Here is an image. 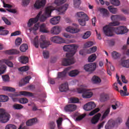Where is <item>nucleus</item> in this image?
<instances>
[{"label":"nucleus","instance_id":"a18cd8bd","mask_svg":"<svg viewBox=\"0 0 129 129\" xmlns=\"http://www.w3.org/2000/svg\"><path fill=\"white\" fill-rule=\"evenodd\" d=\"M110 2L112 5L116 7H118L120 5V2L118 0H110Z\"/></svg>","mask_w":129,"mask_h":129},{"label":"nucleus","instance_id":"e433bc0d","mask_svg":"<svg viewBox=\"0 0 129 129\" xmlns=\"http://www.w3.org/2000/svg\"><path fill=\"white\" fill-rule=\"evenodd\" d=\"M81 5V0H74V5L76 9H79Z\"/></svg>","mask_w":129,"mask_h":129},{"label":"nucleus","instance_id":"cd10ccee","mask_svg":"<svg viewBox=\"0 0 129 129\" xmlns=\"http://www.w3.org/2000/svg\"><path fill=\"white\" fill-rule=\"evenodd\" d=\"M79 74V71L77 70H74L69 73L70 77H76L77 75Z\"/></svg>","mask_w":129,"mask_h":129},{"label":"nucleus","instance_id":"6e6d98bb","mask_svg":"<svg viewBox=\"0 0 129 129\" xmlns=\"http://www.w3.org/2000/svg\"><path fill=\"white\" fill-rule=\"evenodd\" d=\"M5 129H17V126L14 124L7 125Z\"/></svg>","mask_w":129,"mask_h":129},{"label":"nucleus","instance_id":"79ce46f5","mask_svg":"<svg viewBox=\"0 0 129 129\" xmlns=\"http://www.w3.org/2000/svg\"><path fill=\"white\" fill-rule=\"evenodd\" d=\"M109 99V97L108 96V94H103L102 96L101 97V99L102 101H106L108 100Z\"/></svg>","mask_w":129,"mask_h":129},{"label":"nucleus","instance_id":"7ed1b4c3","mask_svg":"<svg viewBox=\"0 0 129 129\" xmlns=\"http://www.w3.org/2000/svg\"><path fill=\"white\" fill-rule=\"evenodd\" d=\"M78 46L75 44H67L63 47V49L66 52H69L66 54V57L62 60V64L63 66H69L75 63V60L73 56L76 53V50Z\"/></svg>","mask_w":129,"mask_h":129},{"label":"nucleus","instance_id":"a878e982","mask_svg":"<svg viewBox=\"0 0 129 129\" xmlns=\"http://www.w3.org/2000/svg\"><path fill=\"white\" fill-rule=\"evenodd\" d=\"M100 12L101 14H102L103 18H107V17H109V13L106 9L104 8H101L100 10Z\"/></svg>","mask_w":129,"mask_h":129},{"label":"nucleus","instance_id":"412c9836","mask_svg":"<svg viewBox=\"0 0 129 129\" xmlns=\"http://www.w3.org/2000/svg\"><path fill=\"white\" fill-rule=\"evenodd\" d=\"M100 116H101V114L100 113H98L96 115H95L91 120V122L92 124H96V123H97L99 120V118H100Z\"/></svg>","mask_w":129,"mask_h":129},{"label":"nucleus","instance_id":"5701e85b","mask_svg":"<svg viewBox=\"0 0 129 129\" xmlns=\"http://www.w3.org/2000/svg\"><path fill=\"white\" fill-rule=\"evenodd\" d=\"M32 77L30 76L25 77L24 79L21 80V82H23L22 84L20 83L19 86H24V85H26L27 83H29V81H30V79H31Z\"/></svg>","mask_w":129,"mask_h":129},{"label":"nucleus","instance_id":"473e14b6","mask_svg":"<svg viewBox=\"0 0 129 129\" xmlns=\"http://www.w3.org/2000/svg\"><path fill=\"white\" fill-rule=\"evenodd\" d=\"M9 100V97L8 96L1 95H0V102H7Z\"/></svg>","mask_w":129,"mask_h":129},{"label":"nucleus","instance_id":"e2e57ef3","mask_svg":"<svg viewBox=\"0 0 129 129\" xmlns=\"http://www.w3.org/2000/svg\"><path fill=\"white\" fill-rule=\"evenodd\" d=\"M49 124L50 129H54L55 128V126H56V125L55 124V122L54 121L50 122Z\"/></svg>","mask_w":129,"mask_h":129},{"label":"nucleus","instance_id":"c85d7f7f","mask_svg":"<svg viewBox=\"0 0 129 129\" xmlns=\"http://www.w3.org/2000/svg\"><path fill=\"white\" fill-rule=\"evenodd\" d=\"M74 117H76L77 116L76 120V121H79L80 120H82V119H83V118H84V117L86 116V114H83L81 115H78V114L75 113L74 114Z\"/></svg>","mask_w":129,"mask_h":129},{"label":"nucleus","instance_id":"bb28decb","mask_svg":"<svg viewBox=\"0 0 129 129\" xmlns=\"http://www.w3.org/2000/svg\"><path fill=\"white\" fill-rule=\"evenodd\" d=\"M19 61L22 64H27L29 62V57L25 56H21L19 57Z\"/></svg>","mask_w":129,"mask_h":129},{"label":"nucleus","instance_id":"69168bd1","mask_svg":"<svg viewBox=\"0 0 129 129\" xmlns=\"http://www.w3.org/2000/svg\"><path fill=\"white\" fill-rule=\"evenodd\" d=\"M31 0H22V4L23 6H28L30 4Z\"/></svg>","mask_w":129,"mask_h":129},{"label":"nucleus","instance_id":"5fc2aeb1","mask_svg":"<svg viewBox=\"0 0 129 129\" xmlns=\"http://www.w3.org/2000/svg\"><path fill=\"white\" fill-rule=\"evenodd\" d=\"M19 71H21V72H25L26 71H28V70H29V67L28 66L22 67L19 69Z\"/></svg>","mask_w":129,"mask_h":129},{"label":"nucleus","instance_id":"6ab92c4d","mask_svg":"<svg viewBox=\"0 0 129 129\" xmlns=\"http://www.w3.org/2000/svg\"><path fill=\"white\" fill-rule=\"evenodd\" d=\"M71 69V67H69L68 68H66L64 71L62 72H59L57 75V78H64V77H66V74L69 70Z\"/></svg>","mask_w":129,"mask_h":129},{"label":"nucleus","instance_id":"9b49d317","mask_svg":"<svg viewBox=\"0 0 129 129\" xmlns=\"http://www.w3.org/2000/svg\"><path fill=\"white\" fill-rule=\"evenodd\" d=\"M11 118V115L9 113H0V122L6 123Z\"/></svg>","mask_w":129,"mask_h":129},{"label":"nucleus","instance_id":"f3484780","mask_svg":"<svg viewBox=\"0 0 129 129\" xmlns=\"http://www.w3.org/2000/svg\"><path fill=\"white\" fill-rule=\"evenodd\" d=\"M60 20H61V17L60 16H56L50 19L49 22L53 25H58V24L60 23Z\"/></svg>","mask_w":129,"mask_h":129},{"label":"nucleus","instance_id":"7c9ffc66","mask_svg":"<svg viewBox=\"0 0 129 129\" xmlns=\"http://www.w3.org/2000/svg\"><path fill=\"white\" fill-rule=\"evenodd\" d=\"M36 121H37V118H33L28 120L26 122V124L28 126H31V125H33V124H34L36 122Z\"/></svg>","mask_w":129,"mask_h":129},{"label":"nucleus","instance_id":"2f4dec72","mask_svg":"<svg viewBox=\"0 0 129 129\" xmlns=\"http://www.w3.org/2000/svg\"><path fill=\"white\" fill-rule=\"evenodd\" d=\"M20 52L17 49H12L10 50L6 51V54H8L9 55H14L15 54H19Z\"/></svg>","mask_w":129,"mask_h":129},{"label":"nucleus","instance_id":"ea45409f","mask_svg":"<svg viewBox=\"0 0 129 129\" xmlns=\"http://www.w3.org/2000/svg\"><path fill=\"white\" fill-rule=\"evenodd\" d=\"M96 59V54H93L91 55L88 58V62H91L95 61Z\"/></svg>","mask_w":129,"mask_h":129},{"label":"nucleus","instance_id":"58836bf2","mask_svg":"<svg viewBox=\"0 0 129 129\" xmlns=\"http://www.w3.org/2000/svg\"><path fill=\"white\" fill-rule=\"evenodd\" d=\"M120 106V103L119 101H116L114 102V104L112 105V108L113 109H116Z\"/></svg>","mask_w":129,"mask_h":129},{"label":"nucleus","instance_id":"49530a36","mask_svg":"<svg viewBox=\"0 0 129 129\" xmlns=\"http://www.w3.org/2000/svg\"><path fill=\"white\" fill-rule=\"evenodd\" d=\"M111 55L113 59H117V58H119L120 56V54L116 51H113L112 52Z\"/></svg>","mask_w":129,"mask_h":129},{"label":"nucleus","instance_id":"603ef678","mask_svg":"<svg viewBox=\"0 0 129 129\" xmlns=\"http://www.w3.org/2000/svg\"><path fill=\"white\" fill-rule=\"evenodd\" d=\"M2 79L4 82H9L10 81V77L8 75H5L2 76Z\"/></svg>","mask_w":129,"mask_h":129},{"label":"nucleus","instance_id":"f03ea898","mask_svg":"<svg viewBox=\"0 0 129 129\" xmlns=\"http://www.w3.org/2000/svg\"><path fill=\"white\" fill-rule=\"evenodd\" d=\"M114 26H119V22L117 21L111 22L108 25H106L103 28V31L105 36L112 37L113 36V32L117 35H123V34L128 32V30H127L126 27H111Z\"/></svg>","mask_w":129,"mask_h":129},{"label":"nucleus","instance_id":"774afa93","mask_svg":"<svg viewBox=\"0 0 129 129\" xmlns=\"http://www.w3.org/2000/svg\"><path fill=\"white\" fill-rule=\"evenodd\" d=\"M21 34V32L19 31H15L14 33H12L11 34V37H13L14 36H18Z\"/></svg>","mask_w":129,"mask_h":129},{"label":"nucleus","instance_id":"13d9d810","mask_svg":"<svg viewBox=\"0 0 129 129\" xmlns=\"http://www.w3.org/2000/svg\"><path fill=\"white\" fill-rule=\"evenodd\" d=\"M2 2H3L4 8H8V9H12L13 8V5L6 4L5 1L3 0H2Z\"/></svg>","mask_w":129,"mask_h":129},{"label":"nucleus","instance_id":"aec40b11","mask_svg":"<svg viewBox=\"0 0 129 129\" xmlns=\"http://www.w3.org/2000/svg\"><path fill=\"white\" fill-rule=\"evenodd\" d=\"M62 38H60L59 36H53L50 38V40L53 43H55L56 44H62V43H64L62 41Z\"/></svg>","mask_w":129,"mask_h":129},{"label":"nucleus","instance_id":"c756f323","mask_svg":"<svg viewBox=\"0 0 129 129\" xmlns=\"http://www.w3.org/2000/svg\"><path fill=\"white\" fill-rule=\"evenodd\" d=\"M92 81L94 84H98L101 82V79L98 76H94L92 79Z\"/></svg>","mask_w":129,"mask_h":129},{"label":"nucleus","instance_id":"4be33fe9","mask_svg":"<svg viewBox=\"0 0 129 129\" xmlns=\"http://www.w3.org/2000/svg\"><path fill=\"white\" fill-rule=\"evenodd\" d=\"M59 91L60 92H66L69 89L68 83H65L61 84L59 87Z\"/></svg>","mask_w":129,"mask_h":129},{"label":"nucleus","instance_id":"0e129e2a","mask_svg":"<svg viewBox=\"0 0 129 129\" xmlns=\"http://www.w3.org/2000/svg\"><path fill=\"white\" fill-rule=\"evenodd\" d=\"M99 111H100V108L98 107L93 110L90 113H97V112H99Z\"/></svg>","mask_w":129,"mask_h":129},{"label":"nucleus","instance_id":"c9c22d12","mask_svg":"<svg viewBox=\"0 0 129 129\" xmlns=\"http://www.w3.org/2000/svg\"><path fill=\"white\" fill-rule=\"evenodd\" d=\"M121 64L123 67H125V68H129V59L122 60L121 61Z\"/></svg>","mask_w":129,"mask_h":129},{"label":"nucleus","instance_id":"f704fd0d","mask_svg":"<svg viewBox=\"0 0 129 129\" xmlns=\"http://www.w3.org/2000/svg\"><path fill=\"white\" fill-rule=\"evenodd\" d=\"M28 49H29V46H28L27 44H23L21 45L20 47V49L21 52H26Z\"/></svg>","mask_w":129,"mask_h":129},{"label":"nucleus","instance_id":"72a5a7b5","mask_svg":"<svg viewBox=\"0 0 129 129\" xmlns=\"http://www.w3.org/2000/svg\"><path fill=\"white\" fill-rule=\"evenodd\" d=\"M9 34V31L8 30H5V28L0 26V35L5 36Z\"/></svg>","mask_w":129,"mask_h":129},{"label":"nucleus","instance_id":"ddd939ff","mask_svg":"<svg viewBox=\"0 0 129 129\" xmlns=\"http://www.w3.org/2000/svg\"><path fill=\"white\" fill-rule=\"evenodd\" d=\"M68 7H69L68 4H64L63 6H60L59 8H57L56 10V12L58 15H64V13L67 11Z\"/></svg>","mask_w":129,"mask_h":129},{"label":"nucleus","instance_id":"680f3d73","mask_svg":"<svg viewBox=\"0 0 129 129\" xmlns=\"http://www.w3.org/2000/svg\"><path fill=\"white\" fill-rule=\"evenodd\" d=\"M15 44L17 46H19L22 44V39L21 38H18L15 41Z\"/></svg>","mask_w":129,"mask_h":129},{"label":"nucleus","instance_id":"a211bd4d","mask_svg":"<svg viewBox=\"0 0 129 129\" xmlns=\"http://www.w3.org/2000/svg\"><path fill=\"white\" fill-rule=\"evenodd\" d=\"M50 32L53 35H59L61 32V27L58 26H54L51 28Z\"/></svg>","mask_w":129,"mask_h":129},{"label":"nucleus","instance_id":"8fccbe9b","mask_svg":"<svg viewBox=\"0 0 129 129\" xmlns=\"http://www.w3.org/2000/svg\"><path fill=\"white\" fill-rule=\"evenodd\" d=\"M69 100L71 103H78L79 102V99L77 98H70Z\"/></svg>","mask_w":129,"mask_h":129},{"label":"nucleus","instance_id":"c03bdc74","mask_svg":"<svg viewBox=\"0 0 129 129\" xmlns=\"http://www.w3.org/2000/svg\"><path fill=\"white\" fill-rule=\"evenodd\" d=\"M91 36V32L90 31H87L84 33L82 38L84 40H86V39H88V38Z\"/></svg>","mask_w":129,"mask_h":129},{"label":"nucleus","instance_id":"1a4fd4ad","mask_svg":"<svg viewBox=\"0 0 129 129\" xmlns=\"http://www.w3.org/2000/svg\"><path fill=\"white\" fill-rule=\"evenodd\" d=\"M96 69V63H92L85 64L84 66V70L87 72L92 73L93 71Z\"/></svg>","mask_w":129,"mask_h":129},{"label":"nucleus","instance_id":"4468645a","mask_svg":"<svg viewBox=\"0 0 129 129\" xmlns=\"http://www.w3.org/2000/svg\"><path fill=\"white\" fill-rule=\"evenodd\" d=\"M76 109H77V106L72 104L67 105L64 107V110L66 111V112H73V111H75Z\"/></svg>","mask_w":129,"mask_h":129},{"label":"nucleus","instance_id":"423d86ee","mask_svg":"<svg viewBox=\"0 0 129 129\" xmlns=\"http://www.w3.org/2000/svg\"><path fill=\"white\" fill-rule=\"evenodd\" d=\"M78 93H81L83 98H90L92 97L93 93L91 90L83 88H79L77 90Z\"/></svg>","mask_w":129,"mask_h":129},{"label":"nucleus","instance_id":"b1692460","mask_svg":"<svg viewBox=\"0 0 129 129\" xmlns=\"http://www.w3.org/2000/svg\"><path fill=\"white\" fill-rule=\"evenodd\" d=\"M123 89L120 90L119 92L121 96H128L129 93H127V89L126 88V86H124L123 87Z\"/></svg>","mask_w":129,"mask_h":129},{"label":"nucleus","instance_id":"dca6fc26","mask_svg":"<svg viewBox=\"0 0 129 129\" xmlns=\"http://www.w3.org/2000/svg\"><path fill=\"white\" fill-rule=\"evenodd\" d=\"M116 124V122L113 119L109 120L105 126V129H111L114 127V126Z\"/></svg>","mask_w":129,"mask_h":129},{"label":"nucleus","instance_id":"0eeeda50","mask_svg":"<svg viewBox=\"0 0 129 129\" xmlns=\"http://www.w3.org/2000/svg\"><path fill=\"white\" fill-rule=\"evenodd\" d=\"M39 28V31L41 33H48V31L46 29V25L45 24H42L40 25L39 23L35 24L33 28H29V30L30 32L32 31H37Z\"/></svg>","mask_w":129,"mask_h":129},{"label":"nucleus","instance_id":"4c0bfd02","mask_svg":"<svg viewBox=\"0 0 129 129\" xmlns=\"http://www.w3.org/2000/svg\"><path fill=\"white\" fill-rule=\"evenodd\" d=\"M3 89L4 91H10V92H14V91H16V89H15V88L10 87H3Z\"/></svg>","mask_w":129,"mask_h":129},{"label":"nucleus","instance_id":"f8f14e48","mask_svg":"<svg viewBox=\"0 0 129 129\" xmlns=\"http://www.w3.org/2000/svg\"><path fill=\"white\" fill-rule=\"evenodd\" d=\"M95 107H96V105L93 101L89 102L83 106L84 109L86 111H90V110H92Z\"/></svg>","mask_w":129,"mask_h":129},{"label":"nucleus","instance_id":"2eb2a0df","mask_svg":"<svg viewBox=\"0 0 129 129\" xmlns=\"http://www.w3.org/2000/svg\"><path fill=\"white\" fill-rule=\"evenodd\" d=\"M46 0H37L34 4V8L36 9H41L45 7Z\"/></svg>","mask_w":129,"mask_h":129},{"label":"nucleus","instance_id":"393cba45","mask_svg":"<svg viewBox=\"0 0 129 129\" xmlns=\"http://www.w3.org/2000/svg\"><path fill=\"white\" fill-rule=\"evenodd\" d=\"M89 21V19L88 17H85L84 18L80 19L78 22L81 26L84 27L86 25V21Z\"/></svg>","mask_w":129,"mask_h":129},{"label":"nucleus","instance_id":"bf43d9fd","mask_svg":"<svg viewBox=\"0 0 129 129\" xmlns=\"http://www.w3.org/2000/svg\"><path fill=\"white\" fill-rule=\"evenodd\" d=\"M112 21H119V15H112L111 16Z\"/></svg>","mask_w":129,"mask_h":129},{"label":"nucleus","instance_id":"f257e3e1","mask_svg":"<svg viewBox=\"0 0 129 129\" xmlns=\"http://www.w3.org/2000/svg\"><path fill=\"white\" fill-rule=\"evenodd\" d=\"M67 1V0H55L54 4L51 6H48L45 8L42 15L41 11H40L38 14L36 18L29 19L28 23H27L28 28L32 27L33 24H36V23H37L39 20L40 21V22H45L48 18H50V17H51V14L52 13V12L56 10V8L53 7V5L55 4V5L56 6H61V5L65 4Z\"/></svg>","mask_w":129,"mask_h":129},{"label":"nucleus","instance_id":"6e6552de","mask_svg":"<svg viewBox=\"0 0 129 129\" xmlns=\"http://www.w3.org/2000/svg\"><path fill=\"white\" fill-rule=\"evenodd\" d=\"M20 95H23V96H25L27 97H33L34 95L33 93H31L30 92L27 91H21L19 92V94H15V93H11L10 96L11 97H15L17 96H19Z\"/></svg>","mask_w":129,"mask_h":129},{"label":"nucleus","instance_id":"20e7f679","mask_svg":"<svg viewBox=\"0 0 129 129\" xmlns=\"http://www.w3.org/2000/svg\"><path fill=\"white\" fill-rule=\"evenodd\" d=\"M33 44L35 48H38L39 44H40V47L42 49H45V48H47V47L51 45L50 41L44 39L42 37L40 38L39 41V36H36L34 38Z\"/></svg>","mask_w":129,"mask_h":129},{"label":"nucleus","instance_id":"09e8293b","mask_svg":"<svg viewBox=\"0 0 129 129\" xmlns=\"http://www.w3.org/2000/svg\"><path fill=\"white\" fill-rule=\"evenodd\" d=\"M109 12L111 13L112 14H116L117 12V9L116 8H113L112 6H109L108 8Z\"/></svg>","mask_w":129,"mask_h":129},{"label":"nucleus","instance_id":"338daca9","mask_svg":"<svg viewBox=\"0 0 129 129\" xmlns=\"http://www.w3.org/2000/svg\"><path fill=\"white\" fill-rule=\"evenodd\" d=\"M80 55H81V56H84L85 55H86V49H82L79 52Z\"/></svg>","mask_w":129,"mask_h":129},{"label":"nucleus","instance_id":"37998d69","mask_svg":"<svg viewBox=\"0 0 129 129\" xmlns=\"http://www.w3.org/2000/svg\"><path fill=\"white\" fill-rule=\"evenodd\" d=\"M19 102L21 103V104H25L29 102V100L26 98H21L19 99Z\"/></svg>","mask_w":129,"mask_h":129},{"label":"nucleus","instance_id":"a19ab883","mask_svg":"<svg viewBox=\"0 0 129 129\" xmlns=\"http://www.w3.org/2000/svg\"><path fill=\"white\" fill-rule=\"evenodd\" d=\"M77 16L79 18H87L88 16L83 12H79L77 13Z\"/></svg>","mask_w":129,"mask_h":129},{"label":"nucleus","instance_id":"39448f33","mask_svg":"<svg viewBox=\"0 0 129 129\" xmlns=\"http://www.w3.org/2000/svg\"><path fill=\"white\" fill-rule=\"evenodd\" d=\"M10 60H13V56H9L8 59H4L0 60V75L4 74L7 71V66L5 64L8 65L9 67H13V62Z\"/></svg>","mask_w":129,"mask_h":129},{"label":"nucleus","instance_id":"3c124183","mask_svg":"<svg viewBox=\"0 0 129 129\" xmlns=\"http://www.w3.org/2000/svg\"><path fill=\"white\" fill-rule=\"evenodd\" d=\"M93 45H94V43H93V42L88 41L85 43L84 46H85V48H89L90 47L93 46Z\"/></svg>","mask_w":129,"mask_h":129},{"label":"nucleus","instance_id":"052dcab7","mask_svg":"<svg viewBox=\"0 0 129 129\" xmlns=\"http://www.w3.org/2000/svg\"><path fill=\"white\" fill-rule=\"evenodd\" d=\"M2 20L4 21V22L5 23L6 25H11V23L10 21H9V19L5 17H2Z\"/></svg>","mask_w":129,"mask_h":129},{"label":"nucleus","instance_id":"9d476101","mask_svg":"<svg viewBox=\"0 0 129 129\" xmlns=\"http://www.w3.org/2000/svg\"><path fill=\"white\" fill-rule=\"evenodd\" d=\"M73 26L75 27L69 26L66 29V30L67 32H69V33H71V34H76L80 32V29H78V25L76 24H73Z\"/></svg>","mask_w":129,"mask_h":129},{"label":"nucleus","instance_id":"864d4df0","mask_svg":"<svg viewBox=\"0 0 129 129\" xmlns=\"http://www.w3.org/2000/svg\"><path fill=\"white\" fill-rule=\"evenodd\" d=\"M50 53H49V51L44 50L43 52V56L44 58V59H48L49 57Z\"/></svg>","mask_w":129,"mask_h":129},{"label":"nucleus","instance_id":"4d7b16f0","mask_svg":"<svg viewBox=\"0 0 129 129\" xmlns=\"http://www.w3.org/2000/svg\"><path fill=\"white\" fill-rule=\"evenodd\" d=\"M13 107L15 109H22L24 106L21 104H15L14 105Z\"/></svg>","mask_w":129,"mask_h":129},{"label":"nucleus","instance_id":"de8ad7c7","mask_svg":"<svg viewBox=\"0 0 129 129\" xmlns=\"http://www.w3.org/2000/svg\"><path fill=\"white\" fill-rule=\"evenodd\" d=\"M63 121V118L59 117L57 120H56V123L57 124V127L59 128L62 125V122Z\"/></svg>","mask_w":129,"mask_h":129}]
</instances>
